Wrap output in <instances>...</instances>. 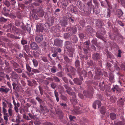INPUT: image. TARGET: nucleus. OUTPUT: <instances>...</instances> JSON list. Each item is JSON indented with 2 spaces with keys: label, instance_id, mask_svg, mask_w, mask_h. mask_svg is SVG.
<instances>
[{
  "label": "nucleus",
  "instance_id": "obj_1",
  "mask_svg": "<svg viewBox=\"0 0 125 125\" xmlns=\"http://www.w3.org/2000/svg\"><path fill=\"white\" fill-rule=\"evenodd\" d=\"M63 86L66 89V90L67 93L70 95H72L73 100L75 101L76 98L75 94L74 92H72L71 91V89L68 85L65 84Z\"/></svg>",
  "mask_w": 125,
  "mask_h": 125
},
{
  "label": "nucleus",
  "instance_id": "obj_2",
  "mask_svg": "<svg viewBox=\"0 0 125 125\" xmlns=\"http://www.w3.org/2000/svg\"><path fill=\"white\" fill-rule=\"evenodd\" d=\"M71 46L72 45L70 42L66 41V42L65 46L68 50V51L73 52L74 51V49L72 48Z\"/></svg>",
  "mask_w": 125,
  "mask_h": 125
},
{
  "label": "nucleus",
  "instance_id": "obj_3",
  "mask_svg": "<svg viewBox=\"0 0 125 125\" xmlns=\"http://www.w3.org/2000/svg\"><path fill=\"white\" fill-rule=\"evenodd\" d=\"M62 41L59 39L55 40L54 42V44L55 46L60 47L62 45Z\"/></svg>",
  "mask_w": 125,
  "mask_h": 125
},
{
  "label": "nucleus",
  "instance_id": "obj_4",
  "mask_svg": "<svg viewBox=\"0 0 125 125\" xmlns=\"http://www.w3.org/2000/svg\"><path fill=\"white\" fill-rule=\"evenodd\" d=\"M36 30L37 31H40L41 32H43L44 30L43 28L42 24H38L36 25Z\"/></svg>",
  "mask_w": 125,
  "mask_h": 125
},
{
  "label": "nucleus",
  "instance_id": "obj_5",
  "mask_svg": "<svg viewBox=\"0 0 125 125\" xmlns=\"http://www.w3.org/2000/svg\"><path fill=\"white\" fill-rule=\"evenodd\" d=\"M36 42H41L43 39V36L42 35L37 36L35 38Z\"/></svg>",
  "mask_w": 125,
  "mask_h": 125
},
{
  "label": "nucleus",
  "instance_id": "obj_6",
  "mask_svg": "<svg viewBox=\"0 0 125 125\" xmlns=\"http://www.w3.org/2000/svg\"><path fill=\"white\" fill-rule=\"evenodd\" d=\"M80 78L81 79L80 80L78 78L74 79L73 81L75 83L78 85H81L82 83V81L83 80V78L82 77H80Z\"/></svg>",
  "mask_w": 125,
  "mask_h": 125
},
{
  "label": "nucleus",
  "instance_id": "obj_7",
  "mask_svg": "<svg viewBox=\"0 0 125 125\" xmlns=\"http://www.w3.org/2000/svg\"><path fill=\"white\" fill-rule=\"evenodd\" d=\"M97 105L98 108L101 106V103L100 101H95L93 104V107L94 109H96V105Z\"/></svg>",
  "mask_w": 125,
  "mask_h": 125
},
{
  "label": "nucleus",
  "instance_id": "obj_8",
  "mask_svg": "<svg viewBox=\"0 0 125 125\" xmlns=\"http://www.w3.org/2000/svg\"><path fill=\"white\" fill-rule=\"evenodd\" d=\"M80 69H78V72L79 73V74L81 76H80V77H82L83 76L84 77L86 76L87 73L84 70H83L81 71L82 72L81 73H80Z\"/></svg>",
  "mask_w": 125,
  "mask_h": 125
},
{
  "label": "nucleus",
  "instance_id": "obj_9",
  "mask_svg": "<svg viewBox=\"0 0 125 125\" xmlns=\"http://www.w3.org/2000/svg\"><path fill=\"white\" fill-rule=\"evenodd\" d=\"M30 47L32 49L36 50L37 48L38 45L36 42H33L31 44Z\"/></svg>",
  "mask_w": 125,
  "mask_h": 125
},
{
  "label": "nucleus",
  "instance_id": "obj_10",
  "mask_svg": "<svg viewBox=\"0 0 125 125\" xmlns=\"http://www.w3.org/2000/svg\"><path fill=\"white\" fill-rule=\"evenodd\" d=\"M37 15L40 17H42L44 14V12L43 10L40 9L37 13Z\"/></svg>",
  "mask_w": 125,
  "mask_h": 125
},
{
  "label": "nucleus",
  "instance_id": "obj_11",
  "mask_svg": "<svg viewBox=\"0 0 125 125\" xmlns=\"http://www.w3.org/2000/svg\"><path fill=\"white\" fill-rule=\"evenodd\" d=\"M9 89L6 88H0V92L3 93H7L9 91Z\"/></svg>",
  "mask_w": 125,
  "mask_h": 125
},
{
  "label": "nucleus",
  "instance_id": "obj_12",
  "mask_svg": "<svg viewBox=\"0 0 125 125\" xmlns=\"http://www.w3.org/2000/svg\"><path fill=\"white\" fill-rule=\"evenodd\" d=\"M67 24V21L66 20H62L61 21V25L65 27Z\"/></svg>",
  "mask_w": 125,
  "mask_h": 125
},
{
  "label": "nucleus",
  "instance_id": "obj_13",
  "mask_svg": "<svg viewBox=\"0 0 125 125\" xmlns=\"http://www.w3.org/2000/svg\"><path fill=\"white\" fill-rule=\"evenodd\" d=\"M93 58L94 60H96L100 58V56L98 53L93 55Z\"/></svg>",
  "mask_w": 125,
  "mask_h": 125
},
{
  "label": "nucleus",
  "instance_id": "obj_14",
  "mask_svg": "<svg viewBox=\"0 0 125 125\" xmlns=\"http://www.w3.org/2000/svg\"><path fill=\"white\" fill-rule=\"evenodd\" d=\"M11 76L13 78L17 79L18 78V75L15 72H13Z\"/></svg>",
  "mask_w": 125,
  "mask_h": 125
},
{
  "label": "nucleus",
  "instance_id": "obj_15",
  "mask_svg": "<svg viewBox=\"0 0 125 125\" xmlns=\"http://www.w3.org/2000/svg\"><path fill=\"white\" fill-rule=\"evenodd\" d=\"M33 65L34 67H36L38 65V62L35 59H33L32 60Z\"/></svg>",
  "mask_w": 125,
  "mask_h": 125
},
{
  "label": "nucleus",
  "instance_id": "obj_16",
  "mask_svg": "<svg viewBox=\"0 0 125 125\" xmlns=\"http://www.w3.org/2000/svg\"><path fill=\"white\" fill-rule=\"evenodd\" d=\"M110 117L112 120L115 119L116 117V115L113 113H111L110 114Z\"/></svg>",
  "mask_w": 125,
  "mask_h": 125
},
{
  "label": "nucleus",
  "instance_id": "obj_17",
  "mask_svg": "<svg viewBox=\"0 0 125 125\" xmlns=\"http://www.w3.org/2000/svg\"><path fill=\"white\" fill-rule=\"evenodd\" d=\"M101 113L103 114H104L106 112V109L104 107H102L100 109Z\"/></svg>",
  "mask_w": 125,
  "mask_h": 125
},
{
  "label": "nucleus",
  "instance_id": "obj_18",
  "mask_svg": "<svg viewBox=\"0 0 125 125\" xmlns=\"http://www.w3.org/2000/svg\"><path fill=\"white\" fill-rule=\"evenodd\" d=\"M123 12L122 10H117L116 14L118 15L119 16H121L123 15Z\"/></svg>",
  "mask_w": 125,
  "mask_h": 125
},
{
  "label": "nucleus",
  "instance_id": "obj_19",
  "mask_svg": "<svg viewBox=\"0 0 125 125\" xmlns=\"http://www.w3.org/2000/svg\"><path fill=\"white\" fill-rule=\"evenodd\" d=\"M72 113L73 115H76L79 114H80V113L78 110L74 109L73 111H72Z\"/></svg>",
  "mask_w": 125,
  "mask_h": 125
},
{
  "label": "nucleus",
  "instance_id": "obj_20",
  "mask_svg": "<svg viewBox=\"0 0 125 125\" xmlns=\"http://www.w3.org/2000/svg\"><path fill=\"white\" fill-rule=\"evenodd\" d=\"M8 112L10 116H11L13 114V111L12 108H9L8 110Z\"/></svg>",
  "mask_w": 125,
  "mask_h": 125
},
{
  "label": "nucleus",
  "instance_id": "obj_21",
  "mask_svg": "<svg viewBox=\"0 0 125 125\" xmlns=\"http://www.w3.org/2000/svg\"><path fill=\"white\" fill-rule=\"evenodd\" d=\"M4 4L7 7H9L10 5V4L9 2L7 0H5L4 1Z\"/></svg>",
  "mask_w": 125,
  "mask_h": 125
},
{
  "label": "nucleus",
  "instance_id": "obj_22",
  "mask_svg": "<svg viewBox=\"0 0 125 125\" xmlns=\"http://www.w3.org/2000/svg\"><path fill=\"white\" fill-rule=\"evenodd\" d=\"M36 120L35 121L34 124L36 125H39L41 124L40 122L39 121V120L37 118H36Z\"/></svg>",
  "mask_w": 125,
  "mask_h": 125
},
{
  "label": "nucleus",
  "instance_id": "obj_23",
  "mask_svg": "<svg viewBox=\"0 0 125 125\" xmlns=\"http://www.w3.org/2000/svg\"><path fill=\"white\" fill-rule=\"evenodd\" d=\"M26 68L27 71L29 72H30L31 71V68L29 65L27 64H26Z\"/></svg>",
  "mask_w": 125,
  "mask_h": 125
},
{
  "label": "nucleus",
  "instance_id": "obj_24",
  "mask_svg": "<svg viewBox=\"0 0 125 125\" xmlns=\"http://www.w3.org/2000/svg\"><path fill=\"white\" fill-rule=\"evenodd\" d=\"M115 124L116 125H122L123 123L121 121H119L117 123L115 121L114 122Z\"/></svg>",
  "mask_w": 125,
  "mask_h": 125
},
{
  "label": "nucleus",
  "instance_id": "obj_25",
  "mask_svg": "<svg viewBox=\"0 0 125 125\" xmlns=\"http://www.w3.org/2000/svg\"><path fill=\"white\" fill-rule=\"evenodd\" d=\"M75 66L77 67H78L80 65V62L78 60H76L75 62Z\"/></svg>",
  "mask_w": 125,
  "mask_h": 125
},
{
  "label": "nucleus",
  "instance_id": "obj_26",
  "mask_svg": "<svg viewBox=\"0 0 125 125\" xmlns=\"http://www.w3.org/2000/svg\"><path fill=\"white\" fill-rule=\"evenodd\" d=\"M51 70V72L53 73H55L57 72L56 69L54 67H53Z\"/></svg>",
  "mask_w": 125,
  "mask_h": 125
},
{
  "label": "nucleus",
  "instance_id": "obj_27",
  "mask_svg": "<svg viewBox=\"0 0 125 125\" xmlns=\"http://www.w3.org/2000/svg\"><path fill=\"white\" fill-rule=\"evenodd\" d=\"M6 102L8 104V107L9 108L11 109L12 108V105L11 103L10 102H8L6 101Z\"/></svg>",
  "mask_w": 125,
  "mask_h": 125
},
{
  "label": "nucleus",
  "instance_id": "obj_28",
  "mask_svg": "<svg viewBox=\"0 0 125 125\" xmlns=\"http://www.w3.org/2000/svg\"><path fill=\"white\" fill-rule=\"evenodd\" d=\"M109 37L112 40H114L115 38V37L113 33H111L109 35Z\"/></svg>",
  "mask_w": 125,
  "mask_h": 125
},
{
  "label": "nucleus",
  "instance_id": "obj_29",
  "mask_svg": "<svg viewBox=\"0 0 125 125\" xmlns=\"http://www.w3.org/2000/svg\"><path fill=\"white\" fill-rule=\"evenodd\" d=\"M77 31V29L76 27H73L72 29V32L74 33H76Z\"/></svg>",
  "mask_w": 125,
  "mask_h": 125
},
{
  "label": "nucleus",
  "instance_id": "obj_30",
  "mask_svg": "<svg viewBox=\"0 0 125 125\" xmlns=\"http://www.w3.org/2000/svg\"><path fill=\"white\" fill-rule=\"evenodd\" d=\"M119 90L118 88V86L117 85H116L114 87V89H113V91H115V90L117 91H118Z\"/></svg>",
  "mask_w": 125,
  "mask_h": 125
},
{
  "label": "nucleus",
  "instance_id": "obj_31",
  "mask_svg": "<svg viewBox=\"0 0 125 125\" xmlns=\"http://www.w3.org/2000/svg\"><path fill=\"white\" fill-rule=\"evenodd\" d=\"M53 80H54L55 82H60V79L57 77L54 76L53 78Z\"/></svg>",
  "mask_w": 125,
  "mask_h": 125
},
{
  "label": "nucleus",
  "instance_id": "obj_32",
  "mask_svg": "<svg viewBox=\"0 0 125 125\" xmlns=\"http://www.w3.org/2000/svg\"><path fill=\"white\" fill-rule=\"evenodd\" d=\"M57 75L59 77H61L63 76V73L61 72L58 73H57Z\"/></svg>",
  "mask_w": 125,
  "mask_h": 125
},
{
  "label": "nucleus",
  "instance_id": "obj_33",
  "mask_svg": "<svg viewBox=\"0 0 125 125\" xmlns=\"http://www.w3.org/2000/svg\"><path fill=\"white\" fill-rule=\"evenodd\" d=\"M114 78V76L113 74H111L109 76V79L112 82Z\"/></svg>",
  "mask_w": 125,
  "mask_h": 125
},
{
  "label": "nucleus",
  "instance_id": "obj_34",
  "mask_svg": "<svg viewBox=\"0 0 125 125\" xmlns=\"http://www.w3.org/2000/svg\"><path fill=\"white\" fill-rule=\"evenodd\" d=\"M69 118L71 121H73V119L75 118V116L71 115H69Z\"/></svg>",
  "mask_w": 125,
  "mask_h": 125
},
{
  "label": "nucleus",
  "instance_id": "obj_35",
  "mask_svg": "<svg viewBox=\"0 0 125 125\" xmlns=\"http://www.w3.org/2000/svg\"><path fill=\"white\" fill-rule=\"evenodd\" d=\"M7 20L6 19L4 18L3 17H1L0 19V21L1 22H5Z\"/></svg>",
  "mask_w": 125,
  "mask_h": 125
},
{
  "label": "nucleus",
  "instance_id": "obj_36",
  "mask_svg": "<svg viewBox=\"0 0 125 125\" xmlns=\"http://www.w3.org/2000/svg\"><path fill=\"white\" fill-rule=\"evenodd\" d=\"M51 86L52 88L54 89L56 86V85L55 83H53L51 84Z\"/></svg>",
  "mask_w": 125,
  "mask_h": 125
},
{
  "label": "nucleus",
  "instance_id": "obj_37",
  "mask_svg": "<svg viewBox=\"0 0 125 125\" xmlns=\"http://www.w3.org/2000/svg\"><path fill=\"white\" fill-rule=\"evenodd\" d=\"M15 71L17 73H21L22 72V70L21 69L19 68L18 69H15Z\"/></svg>",
  "mask_w": 125,
  "mask_h": 125
},
{
  "label": "nucleus",
  "instance_id": "obj_38",
  "mask_svg": "<svg viewBox=\"0 0 125 125\" xmlns=\"http://www.w3.org/2000/svg\"><path fill=\"white\" fill-rule=\"evenodd\" d=\"M89 29L90 30L88 29H87V31L89 33L91 34L93 32V29L91 28H89Z\"/></svg>",
  "mask_w": 125,
  "mask_h": 125
},
{
  "label": "nucleus",
  "instance_id": "obj_39",
  "mask_svg": "<svg viewBox=\"0 0 125 125\" xmlns=\"http://www.w3.org/2000/svg\"><path fill=\"white\" fill-rule=\"evenodd\" d=\"M8 116L7 115H4V118L5 120V122L6 123L7 121L8 120Z\"/></svg>",
  "mask_w": 125,
  "mask_h": 125
},
{
  "label": "nucleus",
  "instance_id": "obj_40",
  "mask_svg": "<svg viewBox=\"0 0 125 125\" xmlns=\"http://www.w3.org/2000/svg\"><path fill=\"white\" fill-rule=\"evenodd\" d=\"M5 64L6 66L5 67V68L6 69L7 68L9 69L10 70V68L9 67H8V66L9 65V63L8 62H5Z\"/></svg>",
  "mask_w": 125,
  "mask_h": 125
},
{
  "label": "nucleus",
  "instance_id": "obj_41",
  "mask_svg": "<svg viewBox=\"0 0 125 125\" xmlns=\"http://www.w3.org/2000/svg\"><path fill=\"white\" fill-rule=\"evenodd\" d=\"M83 94L84 95L87 97H88L89 93L87 91H84L83 92Z\"/></svg>",
  "mask_w": 125,
  "mask_h": 125
},
{
  "label": "nucleus",
  "instance_id": "obj_42",
  "mask_svg": "<svg viewBox=\"0 0 125 125\" xmlns=\"http://www.w3.org/2000/svg\"><path fill=\"white\" fill-rule=\"evenodd\" d=\"M64 59L67 62H69L70 61V60L66 56H65L64 57Z\"/></svg>",
  "mask_w": 125,
  "mask_h": 125
},
{
  "label": "nucleus",
  "instance_id": "obj_43",
  "mask_svg": "<svg viewBox=\"0 0 125 125\" xmlns=\"http://www.w3.org/2000/svg\"><path fill=\"white\" fill-rule=\"evenodd\" d=\"M0 76L2 77L5 76V74H4L3 72H0Z\"/></svg>",
  "mask_w": 125,
  "mask_h": 125
},
{
  "label": "nucleus",
  "instance_id": "obj_44",
  "mask_svg": "<svg viewBox=\"0 0 125 125\" xmlns=\"http://www.w3.org/2000/svg\"><path fill=\"white\" fill-rule=\"evenodd\" d=\"M62 79L63 80V81L66 83H68V81L67 79L65 77H63L62 78Z\"/></svg>",
  "mask_w": 125,
  "mask_h": 125
},
{
  "label": "nucleus",
  "instance_id": "obj_45",
  "mask_svg": "<svg viewBox=\"0 0 125 125\" xmlns=\"http://www.w3.org/2000/svg\"><path fill=\"white\" fill-rule=\"evenodd\" d=\"M97 42V40L95 39H93L92 41V43L95 44Z\"/></svg>",
  "mask_w": 125,
  "mask_h": 125
},
{
  "label": "nucleus",
  "instance_id": "obj_46",
  "mask_svg": "<svg viewBox=\"0 0 125 125\" xmlns=\"http://www.w3.org/2000/svg\"><path fill=\"white\" fill-rule=\"evenodd\" d=\"M60 104L62 106L65 108L67 107L66 104L62 103H61Z\"/></svg>",
  "mask_w": 125,
  "mask_h": 125
},
{
  "label": "nucleus",
  "instance_id": "obj_47",
  "mask_svg": "<svg viewBox=\"0 0 125 125\" xmlns=\"http://www.w3.org/2000/svg\"><path fill=\"white\" fill-rule=\"evenodd\" d=\"M122 53L121 51L120 50H118V56L120 57H121V54Z\"/></svg>",
  "mask_w": 125,
  "mask_h": 125
},
{
  "label": "nucleus",
  "instance_id": "obj_48",
  "mask_svg": "<svg viewBox=\"0 0 125 125\" xmlns=\"http://www.w3.org/2000/svg\"><path fill=\"white\" fill-rule=\"evenodd\" d=\"M32 71L34 73H38L39 72V71L37 69H33L32 70Z\"/></svg>",
  "mask_w": 125,
  "mask_h": 125
},
{
  "label": "nucleus",
  "instance_id": "obj_49",
  "mask_svg": "<svg viewBox=\"0 0 125 125\" xmlns=\"http://www.w3.org/2000/svg\"><path fill=\"white\" fill-rule=\"evenodd\" d=\"M2 105L3 106V107L6 108L7 107L6 104L4 102H2Z\"/></svg>",
  "mask_w": 125,
  "mask_h": 125
},
{
  "label": "nucleus",
  "instance_id": "obj_50",
  "mask_svg": "<svg viewBox=\"0 0 125 125\" xmlns=\"http://www.w3.org/2000/svg\"><path fill=\"white\" fill-rule=\"evenodd\" d=\"M13 66L15 68H18L19 66V65L16 63H14L13 64Z\"/></svg>",
  "mask_w": 125,
  "mask_h": 125
},
{
  "label": "nucleus",
  "instance_id": "obj_51",
  "mask_svg": "<svg viewBox=\"0 0 125 125\" xmlns=\"http://www.w3.org/2000/svg\"><path fill=\"white\" fill-rule=\"evenodd\" d=\"M29 115L31 119H34L35 118V116L33 115H32L30 113H29L28 114Z\"/></svg>",
  "mask_w": 125,
  "mask_h": 125
},
{
  "label": "nucleus",
  "instance_id": "obj_52",
  "mask_svg": "<svg viewBox=\"0 0 125 125\" xmlns=\"http://www.w3.org/2000/svg\"><path fill=\"white\" fill-rule=\"evenodd\" d=\"M21 42V44L23 45H24L27 43V42L25 40H22Z\"/></svg>",
  "mask_w": 125,
  "mask_h": 125
},
{
  "label": "nucleus",
  "instance_id": "obj_53",
  "mask_svg": "<svg viewBox=\"0 0 125 125\" xmlns=\"http://www.w3.org/2000/svg\"><path fill=\"white\" fill-rule=\"evenodd\" d=\"M39 88L40 91V93L41 94H43L42 92V88L40 86H39Z\"/></svg>",
  "mask_w": 125,
  "mask_h": 125
},
{
  "label": "nucleus",
  "instance_id": "obj_54",
  "mask_svg": "<svg viewBox=\"0 0 125 125\" xmlns=\"http://www.w3.org/2000/svg\"><path fill=\"white\" fill-rule=\"evenodd\" d=\"M20 24V22L18 21H16L15 22V24L16 26H19Z\"/></svg>",
  "mask_w": 125,
  "mask_h": 125
},
{
  "label": "nucleus",
  "instance_id": "obj_55",
  "mask_svg": "<svg viewBox=\"0 0 125 125\" xmlns=\"http://www.w3.org/2000/svg\"><path fill=\"white\" fill-rule=\"evenodd\" d=\"M14 109L15 112L16 113H18L19 112V109L17 106H15Z\"/></svg>",
  "mask_w": 125,
  "mask_h": 125
},
{
  "label": "nucleus",
  "instance_id": "obj_56",
  "mask_svg": "<svg viewBox=\"0 0 125 125\" xmlns=\"http://www.w3.org/2000/svg\"><path fill=\"white\" fill-rule=\"evenodd\" d=\"M21 82L22 85L24 86H25L26 85V83H25L23 81L21 80Z\"/></svg>",
  "mask_w": 125,
  "mask_h": 125
},
{
  "label": "nucleus",
  "instance_id": "obj_57",
  "mask_svg": "<svg viewBox=\"0 0 125 125\" xmlns=\"http://www.w3.org/2000/svg\"><path fill=\"white\" fill-rule=\"evenodd\" d=\"M121 68L124 70L125 71V66L123 64H122L121 65Z\"/></svg>",
  "mask_w": 125,
  "mask_h": 125
},
{
  "label": "nucleus",
  "instance_id": "obj_58",
  "mask_svg": "<svg viewBox=\"0 0 125 125\" xmlns=\"http://www.w3.org/2000/svg\"><path fill=\"white\" fill-rule=\"evenodd\" d=\"M36 99L40 103L42 102V100L39 97L36 98Z\"/></svg>",
  "mask_w": 125,
  "mask_h": 125
},
{
  "label": "nucleus",
  "instance_id": "obj_59",
  "mask_svg": "<svg viewBox=\"0 0 125 125\" xmlns=\"http://www.w3.org/2000/svg\"><path fill=\"white\" fill-rule=\"evenodd\" d=\"M79 96L81 98L83 99V95L79 93L78 94Z\"/></svg>",
  "mask_w": 125,
  "mask_h": 125
},
{
  "label": "nucleus",
  "instance_id": "obj_60",
  "mask_svg": "<svg viewBox=\"0 0 125 125\" xmlns=\"http://www.w3.org/2000/svg\"><path fill=\"white\" fill-rule=\"evenodd\" d=\"M42 60L44 62H46L47 61V59L46 58L44 57H42Z\"/></svg>",
  "mask_w": 125,
  "mask_h": 125
},
{
  "label": "nucleus",
  "instance_id": "obj_61",
  "mask_svg": "<svg viewBox=\"0 0 125 125\" xmlns=\"http://www.w3.org/2000/svg\"><path fill=\"white\" fill-rule=\"evenodd\" d=\"M20 118L19 117H18V118H16L15 119V120L16 121V122L17 123H19L20 122Z\"/></svg>",
  "mask_w": 125,
  "mask_h": 125
},
{
  "label": "nucleus",
  "instance_id": "obj_62",
  "mask_svg": "<svg viewBox=\"0 0 125 125\" xmlns=\"http://www.w3.org/2000/svg\"><path fill=\"white\" fill-rule=\"evenodd\" d=\"M57 54L58 53L57 52H55L54 53L52 54V56L54 57H55Z\"/></svg>",
  "mask_w": 125,
  "mask_h": 125
},
{
  "label": "nucleus",
  "instance_id": "obj_63",
  "mask_svg": "<svg viewBox=\"0 0 125 125\" xmlns=\"http://www.w3.org/2000/svg\"><path fill=\"white\" fill-rule=\"evenodd\" d=\"M45 125H53L52 124L49 122H47L45 123Z\"/></svg>",
  "mask_w": 125,
  "mask_h": 125
},
{
  "label": "nucleus",
  "instance_id": "obj_64",
  "mask_svg": "<svg viewBox=\"0 0 125 125\" xmlns=\"http://www.w3.org/2000/svg\"><path fill=\"white\" fill-rule=\"evenodd\" d=\"M67 125H78L77 124L75 123H73V124H72V123H70L68 124Z\"/></svg>",
  "mask_w": 125,
  "mask_h": 125
}]
</instances>
